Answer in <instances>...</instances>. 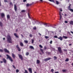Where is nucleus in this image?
Instances as JSON below:
<instances>
[{
  "label": "nucleus",
  "mask_w": 73,
  "mask_h": 73,
  "mask_svg": "<svg viewBox=\"0 0 73 73\" xmlns=\"http://www.w3.org/2000/svg\"><path fill=\"white\" fill-rule=\"evenodd\" d=\"M7 41L9 43H12V38L10 35H7Z\"/></svg>",
  "instance_id": "f257e3e1"
},
{
  "label": "nucleus",
  "mask_w": 73,
  "mask_h": 73,
  "mask_svg": "<svg viewBox=\"0 0 73 73\" xmlns=\"http://www.w3.org/2000/svg\"><path fill=\"white\" fill-rule=\"evenodd\" d=\"M61 13H62L61 12L59 11V15L60 16V20L61 22H62V20L63 19H62V16H61Z\"/></svg>",
  "instance_id": "f03ea898"
},
{
  "label": "nucleus",
  "mask_w": 73,
  "mask_h": 73,
  "mask_svg": "<svg viewBox=\"0 0 73 73\" xmlns=\"http://www.w3.org/2000/svg\"><path fill=\"white\" fill-rule=\"evenodd\" d=\"M6 56L7 57V59L9 58V60L11 61V62H12L13 61V60L12 59V58L10 56H9V55L8 54H7Z\"/></svg>",
  "instance_id": "7ed1b4c3"
},
{
  "label": "nucleus",
  "mask_w": 73,
  "mask_h": 73,
  "mask_svg": "<svg viewBox=\"0 0 73 73\" xmlns=\"http://www.w3.org/2000/svg\"><path fill=\"white\" fill-rule=\"evenodd\" d=\"M58 49L60 53H62V51L61 50V48L58 47Z\"/></svg>",
  "instance_id": "20e7f679"
},
{
  "label": "nucleus",
  "mask_w": 73,
  "mask_h": 73,
  "mask_svg": "<svg viewBox=\"0 0 73 73\" xmlns=\"http://www.w3.org/2000/svg\"><path fill=\"white\" fill-rule=\"evenodd\" d=\"M18 56L19 57L20 59L21 60H23V56L21 55L18 54Z\"/></svg>",
  "instance_id": "39448f33"
},
{
  "label": "nucleus",
  "mask_w": 73,
  "mask_h": 73,
  "mask_svg": "<svg viewBox=\"0 0 73 73\" xmlns=\"http://www.w3.org/2000/svg\"><path fill=\"white\" fill-rule=\"evenodd\" d=\"M51 59V58H46L44 59V60L45 61H48V60H50Z\"/></svg>",
  "instance_id": "423d86ee"
},
{
  "label": "nucleus",
  "mask_w": 73,
  "mask_h": 73,
  "mask_svg": "<svg viewBox=\"0 0 73 73\" xmlns=\"http://www.w3.org/2000/svg\"><path fill=\"white\" fill-rule=\"evenodd\" d=\"M36 24H37V25H39L40 24V25H41L42 24V22H40L38 21H37L36 23Z\"/></svg>",
  "instance_id": "0eeeda50"
},
{
  "label": "nucleus",
  "mask_w": 73,
  "mask_h": 73,
  "mask_svg": "<svg viewBox=\"0 0 73 73\" xmlns=\"http://www.w3.org/2000/svg\"><path fill=\"white\" fill-rule=\"evenodd\" d=\"M28 70H29L30 73H32V68H29Z\"/></svg>",
  "instance_id": "6e6552de"
},
{
  "label": "nucleus",
  "mask_w": 73,
  "mask_h": 73,
  "mask_svg": "<svg viewBox=\"0 0 73 73\" xmlns=\"http://www.w3.org/2000/svg\"><path fill=\"white\" fill-rule=\"evenodd\" d=\"M4 51L5 52H6V53H9V51H8V50L6 48H5L4 49Z\"/></svg>",
  "instance_id": "1a4fd4ad"
},
{
  "label": "nucleus",
  "mask_w": 73,
  "mask_h": 73,
  "mask_svg": "<svg viewBox=\"0 0 73 73\" xmlns=\"http://www.w3.org/2000/svg\"><path fill=\"white\" fill-rule=\"evenodd\" d=\"M16 48L18 49V51H19V52L21 51V50L20 49V48H19V46L18 45L17 46Z\"/></svg>",
  "instance_id": "9d476101"
},
{
  "label": "nucleus",
  "mask_w": 73,
  "mask_h": 73,
  "mask_svg": "<svg viewBox=\"0 0 73 73\" xmlns=\"http://www.w3.org/2000/svg\"><path fill=\"white\" fill-rule=\"evenodd\" d=\"M29 48H30V49H33V50H34V49H35V48H34V47L32 46H30Z\"/></svg>",
  "instance_id": "9b49d317"
},
{
  "label": "nucleus",
  "mask_w": 73,
  "mask_h": 73,
  "mask_svg": "<svg viewBox=\"0 0 73 73\" xmlns=\"http://www.w3.org/2000/svg\"><path fill=\"white\" fill-rule=\"evenodd\" d=\"M12 57H13V58H15L16 57V55H15L14 54L12 53Z\"/></svg>",
  "instance_id": "f8f14e48"
},
{
  "label": "nucleus",
  "mask_w": 73,
  "mask_h": 73,
  "mask_svg": "<svg viewBox=\"0 0 73 73\" xmlns=\"http://www.w3.org/2000/svg\"><path fill=\"white\" fill-rule=\"evenodd\" d=\"M1 17H4L5 16V15H4V13H1Z\"/></svg>",
  "instance_id": "ddd939ff"
},
{
  "label": "nucleus",
  "mask_w": 73,
  "mask_h": 73,
  "mask_svg": "<svg viewBox=\"0 0 73 73\" xmlns=\"http://www.w3.org/2000/svg\"><path fill=\"white\" fill-rule=\"evenodd\" d=\"M58 39H60V40L62 41V38L61 36H60L59 38H58Z\"/></svg>",
  "instance_id": "4468645a"
},
{
  "label": "nucleus",
  "mask_w": 73,
  "mask_h": 73,
  "mask_svg": "<svg viewBox=\"0 0 73 73\" xmlns=\"http://www.w3.org/2000/svg\"><path fill=\"white\" fill-rule=\"evenodd\" d=\"M14 9L15 11H17V7H16V5H14Z\"/></svg>",
  "instance_id": "2eb2a0df"
},
{
  "label": "nucleus",
  "mask_w": 73,
  "mask_h": 73,
  "mask_svg": "<svg viewBox=\"0 0 73 73\" xmlns=\"http://www.w3.org/2000/svg\"><path fill=\"white\" fill-rule=\"evenodd\" d=\"M70 24L71 25H73V21H70Z\"/></svg>",
  "instance_id": "dca6fc26"
},
{
  "label": "nucleus",
  "mask_w": 73,
  "mask_h": 73,
  "mask_svg": "<svg viewBox=\"0 0 73 73\" xmlns=\"http://www.w3.org/2000/svg\"><path fill=\"white\" fill-rule=\"evenodd\" d=\"M3 60L4 63H6L7 62V60L3 58Z\"/></svg>",
  "instance_id": "f3484780"
},
{
  "label": "nucleus",
  "mask_w": 73,
  "mask_h": 73,
  "mask_svg": "<svg viewBox=\"0 0 73 73\" xmlns=\"http://www.w3.org/2000/svg\"><path fill=\"white\" fill-rule=\"evenodd\" d=\"M40 61L39 60H36V63H37V64H40Z\"/></svg>",
  "instance_id": "a211bd4d"
},
{
  "label": "nucleus",
  "mask_w": 73,
  "mask_h": 73,
  "mask_svg": "<svg viewBox=\"0 0 73 73\" xmlns=\"http://www.w3.org/2000/svg\"><path fill=\"white\" fill-rule=\"evenodd\" d=\"M20 45L21 46H23L24 45V44H23V43H22V42H21L20 43Z\"/></svg>",
  "instance_id": "6ab92c4d"
},
{
  "label": "nucleus",
  "mask_w": 73,
  "mask_h": 73,
  "mask_svg": "<svg viewBox=\"0 0 73 73\" xmlns=\"http://www.w3.org/2000/svg\"><path fill=\"white\" fill-rule=\"evenodd\" d=\"M14 35L15 37H16L17 38H19V36L17 35V34L16 33H14Z\"/></svg>",
  "instance_id": "aec40b11"
},
{
  "label": "nucleus",
  "mask_w": 73,
  "mask_h": 73,
  "mask_svg": "<svg viewBox=\"0 0 73 73\" xmlns=\"http://www.w3.org/2000/svg\"><path fill=\"white\" fill-rule=\"evenodd\" d=\"M47 24H47L45 23L43 24V25H45L46 27H47V26H48V25H47Z\"/></svg>",
  "instance_id": "412c9836"
},
{
  "label": "nucleus",
  "mask_w": 73,
  "mask_h": 73,
  "mask_svg": "<svg viewBox=\"0 0 73 73\" xmlns=\"http://www.w3.org/2000/svg\"><path fill=\"white\" fill-rule=\"evenodd\" d=\"M62 37L63 38H65V39H66V38H68V37H67V36H63Z\"/></svg>",
  "instance_id": "4be33fe9"
},
{
  "label": "nucleus",
  "mask_w": 73,
  "mask_h": 73,
  "mask_svg": "<svg viewBox=\"0 0 73 73\" xmlns=\"http://www.w3.org/2000/svg\"><path fill=\"white\" fill-rule=\"evenodd\" d=\"M40 50L41 52H42V53H44V50H43V49L40 48Z\"/></svg>",
  "instance_id": "5701e85b"
},
{
  "label": "nucleus",
  "mask_w": 73,
  "mask_h": 73,
  "mask_svg": "<svg viewBox=\"0 0 73 73\" xmlns=\"http://www.w3.org/2000/svg\"><path fill=\"white\" fill-rule=\"evenodd\" d=\"M49 1H51V2H53V3H54V0H48Z\"/></svg>",
  "instance_id": "b1692460"
},
{
  "label": "nucleus",
  "mask_w": 73,
  "mask_h": 73,
  "mask_svg": "<svg viewBox=\"0 0 73 73\" xmlns=\"http://www.w3.org/2000/svg\"><path fill=\"white\" fill-rule=\"evenodd\" d=\"M24 42H25V43L26 44H27V43H28V40H25Z\"/></svg>",
  "instance_id": "393cba45"
},
{
  "label": "nucleus",
  "mask_w": 73,
  "mask_h": 73,
  "mask_svg": "<svg viewBox=\"0 0 73 73\" xmlns=\"http://www.w3.org/2000/svg\"><path fill=\"white\" fill-rule=\"evenodd\" d=\"M7 19H9V18H10V16H9V15H7Z\"/></svg>",
  "instance_id": "a878e982"
},
{
  "label": "nucleus",
  "mask_w": 73,
  "mask_h": 73,
  "mask_svg": "<svg viewBox=\"0 0 73 73\" xmlns=\"http://www.w3.org/2000/svg\"><path fill=\"white\" fill-rule=\"evenodd\" d=\"M31 43L32 44H33V43H34V39H32Z\"/></svg>",
  "instance_id": "bb28decb"
},
{
  "label": "nucleus",
  "mask_w": 73,
  "mask_h": 73,
  "mask_svg": "<svg viewBox=\"0 0 73 73\" xmlns=\"http://www.w3.org/2000/svg\"><path fill=\"white\" fill-rule=\"evenodd\" d=\"M45 38L46 39H48V38H49V36H45Z\"/></svg>",
  "instance_id": "cd10ccee"
},
{
  "label": "nucleus",
  "mask_w": 73,
  "mask_h": 73,
  "mask_svg": "<svg viewBox=\"0 0 73 73\" xmlns=\"http://www.w3.org/2000/svg\"><path fill=\"white\" fill-rule=\"evenodd\" d=\"M0 26H1V27H2V26H3V24L1 22H0Z\"/></svg>",
  "instance_id": "c85d7f7f"
},
{
  "label": "nucleus",
  "mask_w": 73,
  "mask_h": 73,
  "mask_svg": "<svg viewBox=\"0 0 73 73\" xmlns=\"http://www.w3.org/2000/svg\"><path fill=\"white\" fill-rule=\"evenodd\" d=\"M70 8V6H68V9H69V10H70V9H71Z\"/></svg>",
  "instance_id": "c756f323"
},
{
  "label": "nucleus",
  "mask_w": 73,
  "mask_h": 73,
  "mask_svg": "<svg viewBox=\"0 0 73 73\" xmlns=\"http://www.w3.org/2000/svg\"><path fill=\"white\" fill-rule=\"evenodd\" d=\"M56 4H59V2L57 1H56Z\"/></svg>",
  "instance_id": "7c9ffc66"
},
{
  "label": "nucleus",
  "mask_w": 73,
  "mask_h": 73,
  "mask_svg": "<svg viewBox=\"0 0 73 73\" xmlns=\"http://www.w3.org/2000/svg\"><path fill=\"white\" fill-rule=\"evenodd\" d=\"M59 10L61 12H62V9L61 8H60Z\"/></svg>",
  "instance_id": "2f4dec72"
},
{
  "label": "nucleus",
  "mask_w": 73,
  "mask_h": 73,
  "mask_svg": "<svg viewBox=\"0 0 73 73\" xmlns=\"http://www.w3.org/2000/svg\"><path fill=\"white\" fill-rule=\"evenodd\" d=\"M69 61V59L68 58H66V60H65V61Z\"/></svg>",
  "instance_id": "473e14b6"
},
{
  "label": "nucleus",
  "mask_w": 73,
  "mask_h": 73,
  "mask_svg": "<svg viewBox=\"0 0 73 73\" xmlns=\"http://www.w3.org/2000/svg\"><path fill=\"white\" fill-rule=\"evenodd\" d=\"M54 60H55L57 59V57H56V56H54Z\"/></svg>",
  "instance_id": "72a5a7b5"
},
{
  "label": "nucleus",
  "mask_w": 73,
  "mask_h": 73,
  "mask_svg": "<svg viewBox=\"0 0 73 73\" xmlns=\"http://www.w3.org/2000/svg\"><path fill=\"white\" fill-rule=\"evenodd\" d=\"M39 46L41 48H42V45H39Z\"/></svg>",
  "instance_id": "f704fd0d"
},
{
  "label": "nucleus",
  "mask_w": 73,
  "mask_h": 73,
  "mask_svg": "<svg viewBox=\"0 0 73 73\" xmlns=\"http://www.w3.org/2000/svg\"><path fill=\"white\" fill-rule=\"evenodd\" d=\"M19 72V70L17 69L16 70V73H18V72Z\"/></svg>",
  "instance_id": "c9c22d12"
},
{
  "label": "nucleus",
  "mask_w": 73,
  "mask_h": 73,
  "mask_svg": "<svg viewBox=\"0 0 73 73\" xmlns=\"http://www.w3.org/2000/svg\"><path fill=\"white\" fill-rule=\"evenodd\" d=\"M21 12H25V10H22Z\"/></svg>",
  "instance_id": "e433bc0d"
},
{
  "label": "nucleus",
  "mask_w": 73,
  "mask_h": 73,
  "mask_svg": "<svg viewBox=\"0 0 73 73\" xmlns=\"http://www.w3.org/2000/svg\"><path fill=\"white\" fill-rule=\"evenodd\" d=\"M0 52H3V50L0 49Z\"/></svg>",
  "instance_id": "4c0bfd02"
},
{
  "label": "nucleus",
  "mask_w": 73,
  "mask_h": 73,
  "mask_svg": "<svg viewBox=\"0 0 73 73\" xmlns=\"http://www.w3.org/2000/svg\"><path fill=\"white\" fill-rule=\"evenodd\" d=\"M62 71L63 72H66V70H62Z\"/></svg>",
  "instance_id": "58836bf2"
},
{
  "label": "nucleus",
  "mask_w": 73,
  "mask_h": 73,
  "mask_svg": "<svg viewBox=\"0 0 73 73\" xmlns=\"http://www.w3.org/2000/svg\"><path fill=\"white\" fill-rule=\"evenodd\" d=\"M53 42V41H52V40H51L50 41V44H52V42Z\"/></svg>",
  "instance_id": "ea45409f"
},
{
  "label": "nucleus",
  "mask_w": 73,
  "mask_h": 73,
  "mask_svg": "<svg viewBox=\"0 0 73 73\" xmlns=\"http://www.w3.org/2000/svg\"><path fill=\"white\" fill-rule=\"evenodd\" d=\"M51 71L52 72V73H53V71H54V70L53 69H51Z\"/></svg>",
  "instance_id": "a19ab883"
},
{
  "label": "nucleus",
  "mask_w": 73,
  "mask_h": 73,
  "mask_svg": "<svg viewBox=\"0 0 73 73\" xmlns=\"http://www.w3.org/2000/svg\"><path fill=\"white\" fill-rule=\"evenodd\" d=\"M26 54L27 56H28V55H29V52H27L26 53Z\"/></svg>",
  "instance_id": "79ce46f5"
},
{
  "label": "nucleus",
  "mask_w": 73,
  "mask_h": 73,
  "mask_svg": "<svg viewBox=\"0 0 73 73\" xmlns=\"http://www.w3.org/2000/svg\"><path fill=\"white\" fill-rule=\"evenodd\" d=\"M54 38H58V37H57V36H56V35H55V36H54Z\"/></svg>",
  "instance_id": "37998d69"
},
{
  "label": "nucleus",
  "mask_w": 73,
  "mask_h": 73,
  "mask_svg": "<svg viewBox=\"0 0 73 73\" xmlns=\"http://www.w3.org/2000/svg\"><path fill=\"white\" fill-rule=\"evenodd\" d=\"M70 11H71V12H73V9H70Z\"/></svg>",
  "instance_id": "c03bdc74"
},
{
  "label": "nucleus",
  "mask_w": 73,
  "mask_h": 73,
  "mask_svg": "<svg viewBox=\"0 0 73 73\" xmlns=\"http://www.w3.org/2000/svg\"><path fill=\"white\" fill-rule=\"evenodd\" d=\"M12 66L14 69H16V67H15V66L13 65Z\"/></svg>",
  "instance_id": "a18cd8bd"
},
{
  "label": "nucleus",
  "mask_w": 73,
  "mask_h": 73,
  "mask_svg": "<svg viewBox=\"0 0 73 73\" xmlns=\"http://www.w3.org/2000/svg\"><path fill=\"white\" fill-rule=\"evenodd\" d=\"M29 4L28 3V4H27V5H26V6L27 7H28V6H29Z\"/></svg>",
  "instance_id": "49530a36"
},
{
  "label": "nucleus",
  "mask_w": 73,
  "mask_h": 73,
  "mask_svg": "<svg viewBox=\"0 0 73 73\" xmlns=\"http://www.w3.org/2000/svg\"><path fill=\"white\" fill-rule=\"evenodd\" d=\"M33 28L34 29H36V27H34Z\"/></svg>",
  "instance_id": "de8ad7c7"
},
{
  "label": "nucleus",
  "mask_w": 73,
  "mask_h": 73,
  "mask_svg": "<svg viewBox=\"0 0 73 73\" xmlns=\"http://www.w3.org/2000/svg\"><path fill=\"white\" fill-rule=\"evenodd\" d=\"M29 36L30 37H32V35L31 34H30L29 35Z\"/></svg>",
  "instance_id": "09e8293b"
},
{
  "label": "nucleus",
  "mask_w": 73,
  "mask_h": 73,
  "mask_svg": "<svg viewBox=\"0 0 73 73\" xmlns=\"http://www.w3.org/2000/svg\"><path fill=\"white\" fill-rule=\"evenodd\" d=\"M46 49V46H44V50H45V49Z\"/></svg>",
  "instance_id": "8fccbe9b"
},
{
  "label": "nucleus",
  "mask_w": 73,
  "mask_h": 73,
  "mask_svg": "<svg viewBox=\"0 0 73 73\" xmlns=\"http://www.w3.org/2000/svg\"><path fill=\"white\" fill-rule=\"evenodd\" d=\"M28 16L29 17V18H30V19H31V17H30V16H29V13H28Z\"/></svg>",
  "instance_id": "3c124183"
},
{
  "label": "nucleus",
  "mask_w": 73,
  "mask_h": 73,
  "mask_svg": "<svg viewBox=\"0 0 73 73\" xmlns=\"http://www.w3.org/2000/svg\"><path fill=\"white\" fill-rule=\"evenodd\" d=\"M65 23H68V21H65Z\"/></svg>",
  "instance_id": "603ef678"
},
{
  "label": "nucleus",
  "mask_w": 73,
  "mask_h": 73,
  "mask_svg": "<svg viewBox=\"0 0 73 73\" xmlns=\"http://www.w3.org/2000/svg\"><path fill=\"white\" fill-rule=\"evenodd\" d=\"M27 0H23V2H25Z\"/></svg>",
  "instance_id": "864d4df0"
},
{
  "label": "nucleus",
  "mask_w": 73,
  "mask_h": 73,
  "mask_svg": "<svg viewBox=\"0 0 73 73\" xmlns=\"http://www.w3.org/2000/svg\"><path fill=\"white\" fill-rule=\"evenodd\" d=\"M64 51H65L66 52V51H67V50H66V49H64Z\"/></svg>",
  "instance_id": "5fc2aeb1"
},
{
  "label": "nucleus",
  "mask_w": 73,
  "mask_h": 73,
  "mask_svg": "<svg viewBox=\"0 0 73 73\" xmlns=\"http://www.w3.org/2000/svg\"><path fill=\"white\" fill-rule=\"evenodd\" d=\"M54 73H59V72H56Z\"/></svg>",
  "instance_id": "6e6d98bb"
},
{
  "label": "nucleus",
  "mask_w": 73,
  "mask_h": 73,
  "mask_svg": "<svg viewBox=\"0 0 73 73\" xmlns=\"http://www.w3.org/2000/svg\"><path fill=\"white\" fill-rule=\"evenodd\" d=\"M51 33H52L53 34V35H54V32L52 31Z\"/></svg>",
  "instance_id": "4d7b16f0"
},
{
  "label": "nucleus",
  "mask_w": 73,
  "mask_h": 73,
  "mask_svg": "<svg viewBox=\"0 0 73 73\" xmlns=\"http://www.w3.org/2000/svg\"><path fill=\"white\" fill-rule=\"evenodd\" d=\"M10 5H12V3L11 2H10Z\"/></svg>",
  "instance_id": "13d9d810"
},
{
  "label": "nucleus",
  "mask_w": 73,
  "mask_h": 73,
  "mask_svg": "<svg viewBox=\"0 0 73 73\" xmlns=\"http://www.w3.org/2000/svg\"><path fill=\"white\" fill-rule=\"evenodd\" d=\"M35 23H36V22H35L34 23H33V24L34 25H35Z\"/></svg>",
  "instance_id": "bf43d9fd"
},
{
  "label": "nucleus",
  "mask_w": 73,
  "mask_h": 73,
  "mask_svg": "<svg viewBox=\"0 0 73 73\" xmlns=\"http://www.w3.org/2000/svg\"><path fill=\"white\" fill-rule=\"evenodd\" d=\"M5 2H7V0H4Z\"/></svg>",
  "instance_id": "052dcab7"
},
{
  "label": "nucleus",
  "mask_w": 73,
  "mask_h": 73,
  "mask_svg": "<svg viewBox=\"0 0 73 73\" xmlns=\"http://www.w3.org/2000/svg\"><path fill=\"white\" fill-rule=\"evenodd\" d=\"M70 32H71V33H72V34H73V31H71Z\"/></svg>",
  "instance_id": "680f3d73"
},
{
  "label": "nucleus",
  "mask_w": 73,
  "mask_h": 73,
  "mask_svg": "<svg viewBox=\"0 0 73 73\" xmlns=\"http://www.w3.org/2000/svg\"><path fill=\"white\" fill-rule=\"evenodd\" d=\"M21 36H22V37H23V35H21Z\"/></svg>",
  "instance_id": "e2e57ef3"
},
{
  "label": "nucleus",
  "mask_w": 73,
  "mask_h": 73,
  "mask_svg": "<svg viewBox=\"0 0 73 73\" xmlns=\"http://www.w3.org/2000/svg\"><path fill=\"white\" fill-rule=\"evenodd\" d=\"M38 34L40 36H41V34L40 33H38Z\"/></svg>",
  "instance_id": "0e129e2a"
},
{
  "label": "nucleus",
  "mask_w": 73,
  "mask_h": 73,
  "mask_svg": "<svg viewBox=\"0 0 73 73\" xmlns=\"http://www.w3.org/2000/svg\"><path fill=\"white\" fill-rule=\"evenodd\" d=\"M40 1L41 2H42V0H40Z\"/></svg>",
  "instance_id": "69168bd1"
},
{
  "label": "nucleus",
  "mask_w": 73,
  "mask_h": 73,
  "mask_svg": "<svg viewBox=\"0 0 73 73\" xmlns=\"http://www.w3.org/2000/svg\"><path fill=\"white\" fill-rule=\"evenodd\" d=\"M3 62L2 61H1V63H3Z\"/></svg>",
  "instance_id": "338daca9"
},
{
  "label": "nucleus",
  "mask_w": 73,
  "mask_h": 73,
  "mask_svg": "<svg viewBox=\"0 0 73 73\" xmlns=\"http://www.w3.org/2000/svg\"><path fill=\"white\" fill-rule=\"evenodd\" d=\"M3 39V40H5V38H4Z\"/></svg>",
  "instance_id": "774afa93"
}]
</instances>
